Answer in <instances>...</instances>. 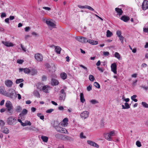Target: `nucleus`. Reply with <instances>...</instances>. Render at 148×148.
<instances>
[{
  "instance_id": "nucleus-1",
  "label": "nucleus",
  "mask_w": 148,
  "mask_h": 148,
  "mask_svg": "<svg viewBox=\"0 0 148 148\" xmlns=\"http://www.w3.org/2000/svg\"><path fill=\"white\" fill-rule=\"evenodd\" d=\"M5 106L6 109L10 115H12L13 113V106L12 103L10 101H7L5 104Z\"/></svg>"
},
{
  "instance_id": "nucleus-2",
  "label": "nucleus",
  "mask_w": 148,
  "mask_h": 148,
  "mask_svg": "<svg viewBox=\"0 0 148 148\" xmlns=\"http://www.w3.org/2000/svg\"><path fill=\"white\" fill-rule=\"evenodd\" d=\"M5 96L11 98H13L16 97V94L15 93V91L14 90L11 89H9L8 92H6Z\"/></svg>"
},
{
  "instance_id": "nucleus-3",
  "label": "nucleus",
  "mask_w": 148,
  "mask_h": 148,
  "mask_svg": "<svg viewBox=\"0 0 148 148\" xmlns=\"http://www.w3.org/2000/svg\"><path fill=\"white\" fill-rule=\"evenodd\" d=\"M8 123L10 125H14L17 123V119L14 116L9 117L7 120Z\"/></svg>"
},
{
  "instance_id": "nucleus-4",
  "label": "nucleus",
  "mask_w": 148,
  "mask_h": 148,
  "mask_svg": "<svg viewBox=\"0 0 148 148\" xmlns=\"http://www.w3.org/2000/svg\"><path fill=\"white\" fill-rule=\"evenodd\" d=\"M60 95V100L61 101H64L66 97V94L64 89L61 90Z\"/></svg>"
},
{
  "instance_id": "nucleus-5",
  "label": "nucleus",
  "mask_w": 148,
  "mask_h": 148,
  "mask_svg": "<svg viewBox=\"0 0 148 148\" xmlns=\"http://www.w3.org/2000/svg\"><path fill=\"white\" fill-rule=\"evenodd\" d=\"M89 112L88 111H85L82 112L80 114L81 118L83 119H85L89 116Z\"/></svg>"
},
{
  "instance_id": "nucleus-6",
  "label": "nucleus",
  "mask_w": 148,
  "mask_h": 148,
  "mask_svg": "<svg viewBox=\"0 0 148 148\" xmlns=\"http://www.w3.org/2000/svg\"><path fill=\"white\" fill-rule=\"evenodd\" d=\"M35 59L38 62H41L43 60V56L42 54L39 53H36L34 55Z\"/></svg>"
},
{
  "instance_id": "nucleus-7",
  "label": "nucleus",
  "mask_w": 148,
  "mask_h": 148,
  "mask_svg": "<svg viewBox=\"0 0 148 148\" xmlns=\"http://www.w3.org/2000/svg\"><path fill=\"white\" fill-rule=\"evenodd\" d=\"M75 39L79 42L82 43H85L87 42V38L83 36H77L75 38Z\"/></svg>"
},
{
  "instance_id": "nucleus-8",
  "label": "nucleus",
  "mask_w": 148,
  "mask_h": 148,
  "mask_svg": "<svg viewBox=\"0 0 148 148\" xmlns=\"http://www.w3.org/2000/svg\"><path fill=\"white\" fill-rule=\"evenodd\" d=\"M111 70L114 74H116L117 66L116 63H113L112 64L111 66Z\"/></svg>"
},
{
  "instance_id": "nucleus-9",
  "label": "nucleus",
  "mask_w": 148,
  "mask_h": 148,
  "mask_svg": "<svg viewBox=\"0 0 148 148\" xmlns=\"http://www.w3.org/2000/svg\"><path fill=\"white\" fill-rule=\"evenodd\" d=\"M142 8L143 10H145L148 9V1L144 0L142 5Z\"/></svg>"
},
{
  "instance_id": "nucleus-10",
  "label": "nucleus",
  "mask_w": 148,
  "mask_h": 148,
  "mask_svg": "<svg viewBox=\"0 0 148 148\" xmlns=\"http://www.w3.org/2000/svg\"><path fill=\"white\" fill-rule=\"evenodd\" d=\"M87 143L89 145L97 148L99 147V145L95 142L91 140H88Z\"/></svg>"
},
{
  "instance_id": "nucleus-11",
  "label": "nucleus",
  "mask_w": 148,
  "mask_h": 148,
  "mask_svg": "<svg viewBox=\"0 0 148 148\" xmlns=\"http://www.w3.org/2000/svg\"><path fill=\"white\" fill-rule=\"evenodd\" d=\"M13 84V83L12 81L10 80H7L5 81V85L8 87L12 86Z\"/></svg>"
},
{
  "instance_id": "nucleus-12",
  "label": "nucleus",
  "mask_w": 148,
  "mask_h": 148,
  "mask_svg": "<svg viewBox=\"0 0 148 148\" xmlns=\"http://www.w3.org/2000/svg\"><path fill=\"white\" fill-rule=\"evenodd\" d=\"M59 82L58 80L54 79H52L51 80V84L53 86L58 85Z\"/></svg>"
},
{
  "instance_id": "nucleus-13",
  "label": "nucleus",
  "mask_w": 148,
  "mask_h": 148,
  "mask_svg": "<svg viewBox=\"0 0 148 148\" xmlns=\"http://www.w3.org/2000/svg\"><path fill=\"white\" fill-rule=\"evenodd\" d=\"M2 42L5 46L7 47H12L14 46V45L12 43L9 42L2 41Z\"/></svg>"
},
{
  "instance_id": "nucleus-14",
  "label": "nucleus",
  "mask_w": 148,
  "mask_h": 148,
  "mask_svg": "<svg viewBox=\"0 0 148 148\" xmlns=\"http://www.w3.org/2000/svg\"><path fill=\"white\" fill-rule=\"evenodd\" d=\"M115 10L116 12H117V15L119 16H120L122 14L123 11L121 9L116 8H115Z\"/></svg>"
},
{
  "instance_id": "nucleus-15",
  "label": "nucleus",
  "mask_w": 148,
  "mask_h": 148,
  "mask_svg": "<svg viewBox=\"0 0 148 148\" xmlns=\"http://www.w3.org/2000/svg\"><path fill=\"white\" fill-rule=\"evenodd\" d=\"M46 23L48 26H51L53 27H55L56 26V25L55 23L50 20H46Z\"/></svg>"
},
{
  "instance_id": "nucleus-16",
  "label": "nucleus",
  "mask_w": 148,
  "mask_h": 148,
  "mask_svg": "<svg viewBox=\"0 0 148 148\" xmlns=\"http://www.w3.org/2000/svg\"><path fill=\"white\" fill-rule=\"evenodd\" d=\"M1 131L3 133L6 134H8L9 133L8 129L5 127H2L1 130Z\"/></svg>"
},
{
  "instance_id": "nucleus-17",
  "label": "nucleus",
  "mask_w": 148,
  "mask_h": 148,
  "mask_svg": "<svg viewBox=\"0 0 148 148\" xmlns=\"http://www.w3.org/2000/svg\"><path fill=\"white\" fill-rule=\"evenodd\" d=\"M62 140H66L70 141H72L73 140V138L71 137L68 136H66L64 135H63Z\"/></svg>"
},
{
  "instance_id": "nucleus-18",
  "label": "nucleus",
  "mask_w": 148,
  "mask_h": 148,
  "mask_svg": "<svg viewBox=\"0 0 148 148\" xmlns=\"http://www.w3.org/2000/svg\"><path fill=\"white\" fill-rule=\"evenodd\" d=\"M6 92L5 90L4 87L3 86L0 87V94L5 96Z\"/></svg>"
},
{
  "instance_id": "nucleus-19",
  "label": "nucleus",
  "mask_w": 148,
  "mask_h": 148,
  "mask_svg": "<svg viewBox=\"0 0 148 148\" xmlns=\"http://www.w3.org/2000/svg\"><path fill=\"white\" fill-rule=\"evenodd\" d=\"M68 119L67 118H65L62 121V122L61 123V124H63L64 126H66L68 124Z\"/></svg>"
},
{
  "instance_id": "nucleus-20",
  "label": "nucleus",
  "mask_w": 148,
  "mask_h": 148,
  "mask_svg": "<svg viewBox=\"0 0 148 148\" xmlns=\"http://www.w3.org/2000/svg\"><path fill=\"white\" fill-rule=\"evenodd\" d=\"M50 88V87L49 86L47 85L44 86L42 87V90L45 93H48V89Z\"/></svg>"
},
{
  "instance_id": "nucleus-21",
  "label": "nucleus",
  "mask_w": 148,
  "mask_h": 148,
  "mask_svg": "<svg viewBox=\"0 0 148 148\" xmlns=\"http://www.w3.org/2000/svg\"><path fill=\"white\" fill-rule=\"evenodd\" d=\"M87 42L93 45H96L98 44V42L97 41H94L90 39H87Z\"/></svg>"
},
{
  "instance_id": "nucleus-22",
  "label": "nucleus",
  "mask_w": 148,
  "mask_h": 148,
  "mask_svg": "<svg viewBox=\"0 0 148 148\" xmlns=\"http://www.w3.org/2000/svg\"><path fill=\"white\" fill-rule=\"evenodd\" d=\"M60 77L63 80L66 79L67 77V75L64 72L61 73L60 74Z\"/></svg>"
},
{
  "instance_id": "nucleus-23",
  "label": "nucleus",
  "mask_w": 148,
  "mask_h": 148,
  "mask_svg": "<svg viewBox=\"0 0 148 148\" xmlns=\"http://www.w3.org/2000/svg\"><path fill=\"white\" fill-rule=\"evenodd\" d=\"M105 137L106 139L109 141H111L112 139L109 133H107L105 134Z\"/></svg>"
},
{
  "instance_id": "nucleus-24",
  "label": "nucleus",
  "mask_w": 148,
  "mask_h": 148,
  "mask_svg": "<svg viewBox=\"0 0 148 148\" xmlns=\"http://www.w3.org/2000/svg\"><path fill=\"white\" fill-rule=\"evenodd\" d=\"M121 20H122L123 21H124L125 22H127L130 19L129 17H128L125 16H122L121 17Z\"/></svg>"
},
{
  "instance_id": "nucleus-25",
  "label": "nucleus",
  "mask_w": 148,
  "mask_h": 148,
  "mask_svg": "<svg viewBox=\"0 0 148 148\" xmlns=\"http://www.w3.org/2000/svg\"><path fill=\"white\" fill-rule=\"evenodd\" d=\"M63 135L61 134H57L55 135V137L57 138L62 140Z\"/></svg>"
},
{
  "instance_id": "nucleus-26",
  "label": "nucleus",
  "mask_w": 148,
  "mask_h": 148,
  "mask_svg": "<svg viewBox=\"0 0 148 148\" xmlns=\"http://www.w3.org/2000/svg\"><path fill=\"white\" fill-rule=\"evenodd\" d=\"M55 50L57 53L60 54V51H61V49L60 47H56Z\"/></svg>"
},
{
  "instance_id": "nucleus-27",
  "label": "nucleus",
  "mask_w": 148,
  "mask_h": 148,
  "mask_svg": "<svg viewBox=\"0 0 148 148\" xmlns=\"http://www.w3.org/2000/svg\"><path fill=\"white\" fill-rule=\"evenodd\" d=\"M80 100L81 102L82 103H84L85 101L84 97V95L82 93H81L80 94Z\"/></svg>"
},
{
  "instance_id": "nucleus-28",
  "label": "nucleus",
  "mask_w": 148,
  "mask_h": 148,
  "mask_svg": "<svg viewBox=\"0 0 148 148\" xmlns=\"http://www.w3.org/2000/svg\"><path fill=\"white\" fill-rule=\"evenodd\" d=\"M28 112V111L27 110L25 109H24L23 111L21 112V114H19V116H21L22 115H25Z\"/></svg>"
},
{
  "instance_id": "nucleus-29",
  "label": "nucleus",
  "mask_w": 148,
  "mask_h": 148,
  "mask_svg": "<svg viewBox=\"0 0 148 148\" xmlns=\"http://www.w3.org/2000/svg\"><path fill=\"white\" fill-rule=\"evenodd\" d=\"M41 138L43 142L46 143L47 142L48 139L47 137L43 136H41Z\"/></svg>"
},
{
  "instance_id": "nucleus-30",
  "label": "nucleus",
  "mask_w": 148,
  "mask_h": 148,
  "mask_svg": "<svg viewBox=\"0 0 148 148\" xmlns=\"http://www.w3.org/2000/svg\"><path fill=\"white\" fill-rule=\"evenodd\" d=\"M114 56L115 57L117 58L119 60H120L121 59L120 55L117 52L115 53L114 55Z\"/></svg>"
},
{
  "instance_id": "nucleus-31",
  "label": "nucleus",
  "mask_w": 148,
  "mask_h": 148,
  "mask_svg": "<svg viewBox=\"0 0 148 148\" xmlns=\"http://www.w3.org/2000/svg\"><path fill=\"white\" fill-rule=\"evenodd\" d=\"M54 127L55 128V129L58 132H60L61 130L62 129V127H60L59 126H55L54 125Z\"/></svg>"
},
{
  "instance_id": "nucleus-32",
  "label": "nucleus",
  "mask_w": 148,
  "mask_h": 148,
  "mask_svg": "<svg viewBox=\"0 0 148 148\" xmlns=\"http://www.w3.org/2000/svg\"><path fill=\"white\" fill-rule=\"evenodd\" d=\"M112 35V34L110 30H108L106 32V36L107 37H110Z\"/></svg>"
},
{
  "instance_id": "nucleus-33",
  "label": "nucleus",
  "mask_w": 148,
  "mask_h": 148,
  "mask_svg": "<svg viewBox=\"0 0 148 148\" xmlns=\"http://www.w3.org/2000/svg\"><path fill=\"white\" fill-rule=\"evenodd\" d=\"M34 94L35 96L38 98H40V95L38 91H35L34 92Z\"/></svg>"
},
{
  "instance_id": "nucleus-34",
  "label": "nucleus",
  "mask_w": 148,
  "mask_h": 148,
  "mask_svg": "<svg viewBox=\"0 0 148 148\" xmlns=\"http://www.w3.org/2000/svg\"><path fill=\"white\" fill-rule=\"evenodd\" d=\"M42 114L40 113H38L37 114V116L40 117V119L42 120H43L44 119V116L43 115H41Z\"/></svg>"
},
{
  "instance_id": "nucleus-35",
  "label": "nucleus",
  "mask_w": 148,
  "mask_h": 148,
  "mask_svg": "<svg viewBox=\"0 0 148 148\" xmlns=\"http://www.w3.org/2000/svg\"><path fill=\"white\" fill-rule=\"evenodd\" d=\"M24 80L23 79H17L16 81V84H18L23 82Z\"/></svg>"
},
{
  "instance_id": "nucleus-36",
  "label": "nucleus",
  "mask_w": 148,
  "mask_h": 148,
  "mask_svg": "<svg viewBox=\"0 0 148 148\" xmlns=\"http://www.w3.org/2000/svg\"><path fill=\"white\" fill-rule=\"evenodd\" d=\"M30 70L27 68L24 69V72L25 73H29L30 72Z\"/></svg>"
},
{
  "instance_id": "nucleus-37",
  "label": "nucleus",
  "mask_w": 148,
  "mask_h": 148,
  "mask_svg": "<svg viewBox=\"0 0 148 148\" xmlns=\"http://www.w3.org/2000/svg\"><path fill=\"white\" fill-rule=\"evenodd\" d=\"M86 9H88L89 10H90L92 11H94L95 13H97L96 11L94 10V9L92 8L91 7L88 5H86Z\"/></svg>"
},
{
  "instance_id": "nucleus-38",
  "label": "nucleus",
  "mask_w": 148,
  "mask_h": 148,
  "mask_svg": "<svg viewBox=\"0 0 148 148\" xmlns=\"http://www.w3.org/2000/svg\"><path fill=\"white\" fill-rule=\"evenodd\" d=\"M89 79L91 81L93 82L95 79V78L93 75H89Z\"/></svg>"
},
{
  "instance_id": "nucleus-39",
  "label": "nucleus",
  "mask_w": 148,
  "mask_h": 148,
  "mask_svg": "<svg viewBox=\"0 0 148 148\" xmlns=\"http://www.w3.org/2000/svg\"><path fill=\"white\" fill-rule=\"evenodd\" d=\"M94 85L96 87L98 88H100L99 84L97 82H95L94 83Z\"/></svg>"
},
{
  "instance_id": "nucleus-40",
  "label": "nucleus",
  "mask_w": 148,
  "mask_h": 148,
  "mask_svg": "<svg viewBox=\"0 0 148 148\" xmlns=\"http://www.w3.org/2000/svg\"><path fill=\"white\" fill-rule=\"evenodd\" d=\"M90 102L92 104H95L98 103V101L96 99H92L90 101Z\"/></svg>"
},
{
  "instance_id": "nucleus-41",
  "label": "nucleus",
  "mask_w": 148,
  "mask_h": 148,
  "mask_svg": "<svg viewBox=\"0 0 148 148\" xmlns=\"http://www.w3.org/2000/svg\"><path fill=\"white\" fill-rule=\"evenodd\" d=\"M21 110L22 108L21 107L19 106H18L16 107V112H21Z\"/></svg>"
},
{
  "instance_id": "nucleus-42",
  "label": "nucleus",
  "mask_w": 148,
  "mask_h": 148,
  "mask_svg": "<svg viewBox=\"0 0 148 148\" xmlns=\"http://www.w3.org/2000/svg\"><path fill=\"white\" fill-rule=\"evenodd\" d=\"M142 104L143 106L146 108H148V104L145 102H142Z\"/></svg>"
},
{
  "instance_id": "nucleus-43",
  "label": "nucleus",
  "mask_w": 148,
  "mask_h": 148,
  "mask_svg": "<svg viewBox=\"0 0 148 148\" xmlns=\"http://www.w3.org/2000/svg\"><path fill=\"white\" fill-rule=\"evenodd\" d=\"M120 40L121 41V42L123 44V40L124 39V37L122 36H120L119 37Z\"/></svg>"
},
{
  "instance_id": "nucleus-44",
  "label": "nucleus",
  "mask_w": 148,
  "mask_h": 148,
  "mask_svg": "<svg viewBox=\"0 0 148 148\" xmlns=\"http://www.w3.org/2000/svg\"><path fill=\"white\" fill-rule=\"evenodd\" d=\"M65 132H67L66 129L65 128H62L60 132L62 133H65Z\"/></svg>"
},
{
  "instance_id": "nucleus-45",
  "label": "nucleus",
  "mask_w": 148,
  "mask_h": 148,
  "mask_svg": "<svg viewBox=\"0 0 148 148\" xmlns=\"http://www.w3.org/2000/svg\"><path fill=\"white\" fill-rule=\"evenodd\" d=\"M116 35L117 36L119 37L121 35V31L118 30L116 31Z\"/></svg>"
},
{
  "instance_id": "nucleus-46",
  "label": "nucleus",
  "mask_w": 148,
  "mask_h": 148,
  "mask_svg": "<svg viewBox=\"0 0 148 148\" xmlns=\"http://www.w3.org/2000/svg\"><path fill=\"white\" fill-rule=\"evenodd\" d=\"M140 87L145 90H148V87L147 86L145 85H142L140 86Z\"/></svg>"
},
{
  "instance_id": "nucleus-47",
  "label": "nucleus",
  "mask_w": 148,
  "mask_h": 148,
  "mask_svg": "<svg viewBox=\"0 0 148 148\" xmlns=\"http://www.w3.org/2000/svg\"><path fill=\"white\" fill-rule=\"evenodd\" d=\"M125 107L126 109H127L130 108V106L128 103L126 102L125 103Z\"/></svg>"
},
{
  "instance_id": "nucleus-48",
  "label": "nucleus",
  "mask_w": 148,
  "mask_h": 148,
  "mask_svg": "<svg viewBox=\"0 0 148 148\" xmlns=\"http://www.w3.org/2000/svg\"><path fill=\"white\" fill-rule=\"evenodd\" d=\"M136 145L137 147H140L141 146V145L140 142L139 141H137L136 143Z\"/></svg>"
},
{
  "instance_id": "nucleus-49",
  "label": "nucleus",
  "mask_w": 148,
  "mask_h": 148,
  "mask_svg": "<svg viewBox=\"0 0 148 148\" xmlns=\"http://www.w3.org/2000/svg\"><path fill=\"white\" fill-rule=\"evenodd\" d=\"M111 137L112 136H114L115 134V132L114 131H111L110 133H109Z\"/></svg>"
},
{
  "instance_id": "nucleus-50",
  "label": "nucleus",
  "mask_w": 148,
  "mask_h": 148,
  "mask_svg": "<svg viewBox=\"0 0 148 148\" xmlns=\"http://www.w3.org/2000/svg\"><path fill=\"white\" fill-rule=\"evenodd\" d=\"M79 66L80 67L83 68V69H84L86 71H88V69L86 67L84 66V65H83L82 64H80V65H79Z\"/></svg>"
},
{
  "instance_id": "nucleus-51",
  "label": "nucleus",
  "mask_w": 148,
  "mask_h": 148,
  "mask_svg": "<svg viewBox=\"0 0 148 148\" xmlns=\"http://www.w3.org/2000/svg\"><path fill=\"white\" fill-rule=\"evenodd\" d=\"M54 110L53 109H50L47 110L46 112L47 113H50Z\"/></svg>"
},
{
  "instance_id": "nucleus-52",
  "label": "nucleus",
  "mask_w": 148,
  "mask_h": 148,
  "mask_svg": "<svg viewBox=\"0 0 148 148\" xmlns=\"http://www.w3.org/2000/svg\"><path fill=\"white\" fill-rule=\"evenodd\" d=\"M86 5H84V6H82V5H78V7L79 8H81V9H83V8H86Z\"/></svg>"
},
{
  "instance_id": "nucleus-53",
  "label": "nucleus",
  "mask_w": 148,
  "mask_h": 148,
  "mask_svg": "<svg viewBox=\"0 0 148 148\" xmlns=\"http://www.w3.org/2000/svg\"><path fill=\"white\" fill-rule=\"evenodd\" d=\"M24 60H17V62L19 64H22Z\"/></svg>"
},
{
  "instance_id": "nucleus-54",
  "label": "nucleus",
  "mask_w": 148,
  "mask_h": 148,
  "mask_svg": "<svg viewBox=\"0 0 148 148\" xmlns=\"http://www.w3.org/2000/svg\"><path fill=\"white\" fill-rule=\"evenodd\" d=\"M92 85H89L87 88V90L88 91H90L92 89Z\"/></svg>"
},
{
  "instance_id": "nucleus-55",
  "label": "nucleus",
  "mask_w": 148,
  "mask_h": 148,
  "mask_svg": "<svg viewBox=\"0 0 148 148\" xmlns=\"http://www.w3.org/2000/svg\"><path fill=\"white\" fill-rule=\"evenodd\" d=\"M20 45L21 47L22 50L23 51H24L25 52L26 51V48L22 44H21Z\"/></svg>"
},
{
  "instance_id": "nucleus-56",
  "label": "nucleus",
  "mask_w": 148,
  "mask_h": 148,
  "mask_svg": "<svg viewBox=\"0 0 148 148\" xmlns=\"http://www.w3.org/2000/svg\"><path fill=\"white\" fill-rule=\"evenodd\" d=\"M103 54L106 56H108L109 55V53L108 52H103Z\"/></svg>"
},
{
  "instance_id": "nucleus-57",
  "label": "nucleus",
  "mask_w": 148,
  "mask_h": 148,
  "mask_svg": "<svg viewBox=\"0 0 148 148\" xmlns=\"http://www.w3.org/2000/svg\"><path fill=\"white\" fill-rule=\"evenodd\" d=\"M5 124L4 122L2 120H0V126H2Z\"/></svg>"
},
{
  "instance_id": "nucleus-58",
  "label": "nucleus",
  "mask_w": 148,
  "mask_h": 148,
  "mask_svg": "<svg viewBox=\"0 0 148 148\" xmlns=\"http://www.w3.org/2000/svg\"><path fill=\"white\" fill-rule=\"evenodd\" d=\"M80 137L81 138H86V136H83V133L81 132L80 135Z\"/></svg>"
},
{
  "instance_id": "nucleus-59",
  "label": "nucleus",
  "mask_w": 148,
  "mask_h": 148,
  "mask_svg": "<svg viewBox=\"0 0 148 148\" xmlns=\"http://www.w3.org/2000/svg\"><path fill=\"white\" fill-rule=\"evenodd\" d=\"M6 16V13L4 12H3L1 13V17L2 18L5 17Z\"/></svg>"
},
{
  "instance_id": "nucleus-60",
  "label": "nucleus",
  "mask_w": 148,
  "mask_h": 148,
  "mask_svg": "<svg viewBox=\"0 0 148 148\" xmlns=\"http://www.w3.org/2000/svg\"><path fill=\"white\" fill-rule=\"evenodd\" d=\"M25 123H26V125H28L30 126L31 125V122L29 121H25Z\"/></svg>"
},
{
  "instance_id": "nucleus-61",
  "label": "nucleus",
  "mask_w": 148,
  "mask_h": 148,
  "mask_svg": "<svg viewBox=\"0 0 148 148\" xmlns=\"http://www.w3.org/2000/svg\"><path fill=\"white\" fill-rule=\"evenodd\" d=\"M143 31L147 33L148 34V27L147 28H143Z\"/></svg>"
},
{
  "instance_id": "nucleus-62",
  "label": "nucleus",
  "mask_w": 148,
  "mask_h": 148,
  "mask_svg": "<svg viewBox=\"0 0 148 148\" xmlns=\"http://www.w3.org/2000/svg\"><path fill=\"white\" fill-rule=\"evenodd\" d=\"M30 27H26L25 28V31L26 32H27L30 29Z\"/></svg>"
},
{
  "instance_id": "nucleus-63",
  "label": "nucleus",
  "mask_w": 148,
  "mask_h": 148,
  "mask_svg": "<svg viewBox=\"0 0 148 148\" xmlns=\"http://www.w3.org/2000/svg\"><path fill=\"white\" fill-rule=\"evenodd\" d=\"M136 97L137 95H134L131 97V99L132 100H133Z\"/></svg>"
},
{
  "instance_id": "nucleus-64",
  "label": "nucleus",
  "mask_w": 148,
  "mask_h": 148,
  "mask_svg": "<svg viewBox=\"0 0 148 148\" xmlns=\"http://www.w3.org/2000/svg\"><path fill=\"white\" fill-rule=\"evenodd\" d=\"M47 79V77L43 75L42 77V80L44 81H45Z\"/></svg>"
}]
</instances>
